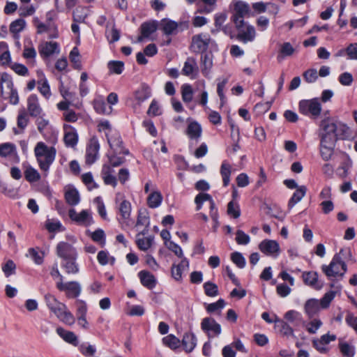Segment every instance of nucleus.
<instances>
[{
    "mask_svg": "<svg viewBox=\"0 0 357 357\" xmlns=\"http://www.w3.org/2000/svg\"><path fill=\"white\" fill-rule=\"evenodd\" d=\"M319 136L321 141L336 143L339 139H349L351 130L347 124L333 118H326L320 122Z\"/></svg>",
    "mask_w": 357,
    "mask_h": 357,
    "instance_id": "1",
    "label": "nucleus"
},
{
    "mask_svg": "<svg viewBox=\"0 0 357 357\" xmlns=\"http://www.w3.org/2000/svg\"><path fill=\"white\" fill-rule=\"evenodd\" d=\"M34 155L40 169L47 173L55 160L56 149L54 146H48L44 142H39L34 148Z\"/></svg>",
    "mask_w": 357,
    "mask_h": 357,
    "instance_id": "2",
    "label": "nucleus"
},
{
    "mask_svg": "<svg viewBox=\"0 0 357 357\" xmlns=\"http://www.w3.org/2000/svg\"><path fill=\"white\" fill-rule=\"evenodd\" d=\"M336 291H330L324 294L320 299H308L304 305V311L309 318H312L317 315L321 309H327L332 301L334 299Z\"/></svg>",
    "mask_w": 357,
    "mask_h": 357,
    "instance_id": "3",
    "label": "nucleus"
},
{
    "mask_svg": "<svg viewBox=\"0 0 357 357\" xmlns=\"http://www.w3.org/2000/svg\"><path fill=\"white\" fill-rule=\"evenodd\" d=\"M234 23L238 31L237 40L243 43L252 42L255 40L256 32L254 26L248 24L244 21H238V19Z\"/></svg>",
    "mask_w": 357,
    "mask_h": 357,
    "instance_id": "4",
    "label": "nucleus"
},
{
    "mask_svg": "<svg viewBox=\"0 0 357 357\" xmlns=\"http://www.w3.org/2000/svg\"><path fill=\"white\" fill-rule=\"evenodd\" d=\"M321 270L328 278L338 275L342 277L347 272V265L339 261L337 256H334L330 264L323 265Z\"/></svg>",
    "mask_w": 357,
    "mask_h": 357,
    "instance_id": "5",
    "label": "nucleus"
},
{
    "mask_svg": "<svg viewBox=\"0 0 357 357\" xmlns=\"http://www.w3.org/2000/svg\"><path fill=\"white\" fill-rule=\"evenodd\" d=\"M68 215L72 221L79 226L89 227L94 222L92 212L89 209L82 210L77 213L75 209L70 208L68 211Z\"/></svg>",
    "mask_w": 357,
    "mask_h": 357,
    "instance_id": "6",
    "label": "nucleus"
},
{
    "mask_svg": "<svg viewBox=\"0 0 357 357\" xmlns=\"http://www.w3.org/2000/svg\"><path fill=\"white\" fill-rule=\"evenodd\" d=\"M299 112L317 117L321 112V105L317 99L303 100L299 102Z\"/></svg>",
    "mask_w": 357,
    "mask_h": 357,
    "instance_id": "7",
    "label": "nucleus"
},
{
    "mask_svg": "<svg viewBox=\"0 0 357 357\" xmlns=\"http://www.w3.org/2000/svg\"><path fill=\"white\" fill-rule=\"evenodd\" d=\"M201 328L207 333L208 338L218 336L222 331L220 325L212 317L204 318L201 323Z\"/></svg>",
    "mask_w": 357,
    "mask_h": 357,
    "instance_id": "8",
    "label": "nucleus"
},
{
    "mask_svg": "<svg viewBox=\"0 0 357 357\" xmlns=\"http://www.w3.org/2000/svg\"><path fill=\"white\" fill-rule=\"evenodd\" d=\"M56 250L58 257L63 260L68 259H77V258L76 249L67 242H59L56 245Z\"/></svg>",
    "mask_w": 357,
    "mask_h": 357,
    "instance_id": "9",
    "label": "nucleus"
},
{
    "mask_svg": "<svg viewBox=\"0 0 357 357\" xmlns=\"http://www.w3.org/2000/svg\"><path fill=\"white\" fill-rule=\"evenodd\" d=\"M211 37L207 33L195 35L192 38L191 47L195 52H204L208 49Z\"/></svg>",
    "mask_w": 357,
    "mask_h": 357,
    "instance_id": "10",
    "label": "nucleus"
},
{
    "mask_svg": "<svg viewBox=\"0 0 357 357\" xmlns=\"http://www.w3.org/2000/svg\"><path fill=\"white\" fill-rule=\"evenodd\" d=\"M56 287L59 291H66L68 297L76 298L81 293V286L76 281L63 282L59 281L56 282Z\"/></svg>",
    "mask_w": 357,
    "mask_h": 357,
    "instance_id": "11",
    "label": "nucleus"
},
{
    "mask_svg": "<svg viewBox=\"0 0 357 357\" xmlns=\"http://www.w3.org/2000/svg\"><path fill=\"white\" fill-rule=\"evenodd\" d=\"M106 137L110 147L118 153L128 154V151L123 148V142L119 133L113 131L111 133L106 132Z\"/></svg>",
    "mask_w": 357,
    "mask_h": 357,
    "instance_id": "12",
    "label": "nucleus"
},
{
    "mask_svg": "<svg viewBox=\"0 0 357 357\" xmlns=\"http://www.w3.org/2000/svg\"><path fill=\"white\" fill-rule=\"evenodd\" d=\"M259 250L266 255L278 257L280 253V245L274 240L266 239L262 241L259 245Z\"/></svg>",
    "mask_w": 357,
    "mask_h": 357,
    "instance_id": "13",
    "label": "nucleus"
},
{
    "mask_svg": "<svg viewBox=\"0 0 357 357\" xmlns=\"http://www.w3.org/2000/svg\"><path fill=\"white\" fill-rule=\"evenodd\" d=\"M27 110L29 114L32 117L45 115L36 94H31L27 98Z\"/></svg>",
    "mask_w": 357,
    "mask_h": 357,
    "instance_id": "14",
    "label": "nucleus"
},
{
    "mask_svg": "<svg viewBox=\"0 0 357 357\" xmlns=\"http://www.w3.org/2000/svg\"><path fill=\"white\" fill-rule=\"evenodd\" d=\"M0 156L1 158H10L15 162L20 161L16 146L10 142L0 144Z\"/></svg>",
    "mask_w": 357,
    "mask_h": 357,
    "instance_id": "15",
    "label": "nucleus"
},
{
    "mask_svg": "<svg viewBox=\"0 0 357 357\" xmlns=\"http://www.w3.org/2000/svg\"><path fill=\"white\" fill-rule=\"evenodd\" d=\"M38 51L43 58H47L54 54H59V46L56 42H44L38 46Z\"/></svg>",
    "mask_w": 357,
    "mask_h": 357,
    "instance_id": "16",
    "label": "nucleus"
},
{
    "mask_svg": "<svg viewBox=\"0 0 357 357\" xmlns=\"http://www.w3.org/2000/svg\"><path fill=\"white\" fill-rule=\"evenodd\" d=\"M65 134L63 141L67 147H74L78 142V135L76 130L70 125H64Z\"/></svg>",
    "mask_w": 357,
    "mask_h": 357,
    "instance_id": "17",
    "label": "nucleus"
},
{
    "mask_svg": "<svg viewBox=\"0 0 357 357\" xmlns=\"http://www.w3.org/2000/svg\"><path fill=\"white\" fill-rule=\"evenodd\" d=\"M158 26L165 35L169 36L177 33L179 24L172 20L164 18L160 22Z\"/></svg>",
    "mask_w": 357,
    "mask_h": 357,
    "instance_id": "18",
    "label": "nucleus"
},
{
    "mask_svg": "<svg viewBox=\"0 0 357 357\" xmlns=\"http://www.w3.org/2000/svg\"><path fill=\"white\" fill-rule=\"evenodd\" d=\"M158 23L155 21L144 22L140 26L141 36L137 38V42L141 43L144 38H149L158 28Z\"/></svg>",
    "mask_w": 357,
    "mask_h": 357,
    "instance_id": "19",
    "label": "nucleus"
},
{
    "mask_svg": "<svg viewBox=\"0 0 357 357\" xmlns=\"http://www.w3.org/2000/svg\"><path fill=\"white\" fill-rule=\"evenodd\" d=\"M114 171L112 167L107 164L102 166L101 170V176L106 185H110L116 187L117 185V179L114 176Z\"/></svg>",
    "mask_w": 357,
    "mask_h": 357,
    "instance_id": "20",
    "label": "nucleus"
},
{
    "mask_svg": "<svg viewBox=\"0 0 357 357\" xmlns=\"http://www.w3.org/2000/svg\"><path fill=\"white\" fill-rule=\"evenodd\" d=\"M142 284L149 289H153L157 283L155 276L150 272L143 270L138 273Z\"/></svg>",
    "mask_w": 357,
    "mask_h": 357,
    "instance_id": "21",
    "label": "nucleus"
},
{
    "mask_svg": "<svg viewBox=\"0 0 357 357\" xmlns=\"http://www.w3.org/2000/svg\"><path fill=\"white\" fill-rule=\"evenodd\" d=\"M189 267V261L186 258H183L181 263L176 265L173 264L171 269V273L173 278L176 281L182 280L183 271H187Z\"/></svg>",
    "mask_w": 357,
    "mask_h": 357,
    "instance_id": "22",
    "label": "nucleus"
},
{
    "mask_svg": "<svg viewBox=\"0 0 357 357\" xmlns=\"http://www.w3.org/2000/svg\"><path fill=\"white\" fill-rule=\"evenodd\" d=\"M198 73V66L195 59L188 57L184 63L182 73L186 76L195 78Z\"/></svg>",
    "mask_w": 357,
    "mask_h": 357,
    "instance_id": "23",
    "label": "nucleus"
},
{
    "mask_svg": "<svg viewBox=\"0 0 357 357\" xmlns=\"http://www.w3.org/2000/svg\"><path fill=\"white\" fill-rule=\"evenodd\" d=\"M249 6L248 4L243 1H237L234 4V13L232 17V20L236 22V20L238 21H244L243 17L248 14Z\"/></svg>",
    "mask_w": 357,
    "mask_h": 357,
    "instance_id": "24",
    "label": "nucleus"
},
{
    "mask_svg": "<svg viewBox=\"0 0 357 357\" xmlns=\"http://www.w3.org/2000/svg\"><path fill=\"white\" fill-rule=\"evenodd\" d=\"M38 89L40 93L46 98H49L51 95L50 85L45 75L41 71H38Z\"/></svg>",
    "mask_w": 357,
    "mask_h": 357,
    "instance_id": "25",
    "label": "nucleus"
},
{
    "mask_svg": "<svg viewBox=\"0 0 357 357\" xmlns=\"http://www.w3.org/2000/svg\"><path fill=\"white\" fill-rule=\"evenodd\" d=\"M56 333L65 342L75 347L78 345V337L73 332L59 327L56 328Z\"/></svg>",
    "mask_w": 357,
    "mask_h": 357,
    "instance_id": "26",
    "label": "nucleus"
},
{
    "mask_svg": "<svg viewBox=\"0 0 357 357\" xmlns=\"http://www.w3.org/2000/svg\"><path fill=\"white\" fill-rule=\"evenodd\" d=\"M335 144L332 142H325V141L320 140V154L322 159L328 161L331 158L333 154Z\"/></svg>",
    "mask_w": 357,
    "mask_h": 357,
    "instance_id": "27",
    "label": "nucleus"
},
{
    "mask_svg": "<svg viewBox=\"0 0 357 357\" xmlns=\"http://www.w3.org/2000/svg\"><path fill=\"white\" fill-rule=\"evenodd\" d=\"M151 96V89L146 84H142L135 92V99L139 105H140L143 102L149 98Z\"/></svg>",
    "mask_w": 357,
    "mask_h": 357,
    "instance_id": "28",
    "label": "nucleus"
},
{
    "mask_svg": "<svg viewBox=\"0 0 357 357\" xmlns=\"http://www.w3.org/2000/svg\"><path fill=\"white\" fill-rule=\"evenodd\" d=\"M206 202H208L209 203L210 211L215 208V202L209 194L199 193L195 199V202L197 206L196 210L199 211L202 208L203 204Z\"/></svg>",
    "mask_w": 357,
    "mask_h": 357,
    "instance_id": "29",
    "label": "nucleus"
},
{
    "mask_svg": "<svg viewBox=\"0 0 357 357\" xmlns=\"http://www.w3.org/2000/svg\"><path fill=\"white\" fill-rule=\"evenodd\" d=\"M303 282L305 284L319 289L321 285L318 284V274L314 271L303 272L302 275Z\"/></svg>",
    "mask_w": 357,
    "mask_h": 357,
    "instance_id": "30",
    "label": "nucleus"
},
{
    "mask_svg": "<svg viewBox=\"0 0 357 357\" xmlns=\"http://www.w3.org/2000/svg\"><path fill=\"white\" fill-rule=\"evenodd\" d=\"M118 212L123 221L129 220L131 213V204L129 201L123 199L116 206Z\"/></svg>",
    "mask_w": 357,
    "mask_h": 357,
    "instance_id": "31",
    "label": "nucleus"
},
{
    "mask_svg": "<svg viewBox=\"0 0 357 357\" xmlns=\"http://www.w3.org/2000/svg\"><path fill=\"white\" fill-rule=\"evenodd\" d=\"M202 129L200 124L196 121H192L188 126L186 135L190 139L197 141L202 135Z\"/></svg>",
    "mask_w": 357,
    "mask_h": 357,
    "instance_id": "32",
    "label": "nucleus"
},
{
    "mask_svg": "<svg viewBox=\"0 0 357 357\" xmlns=\"http://www.w3.org/2000/svg\"><path fill=\"white\" fill-rule=\"evenodd\" d=\"M182 344L186 352H191L197 344L195 335L193 333H185L182 339Z\"/></svg>",
    "mask_w": 357,
    "mask_h": 357,
    "instance_id": "33",
    "label": "nucleus"
},
{
    "mask_svg": "<svg viewBox=\"0 0 357 357\" xmlns=\"http://www.w3.org/2000/svg\"><path fill=\"white\" fill-rule=\"evenodd\" d=\"M11 61L10 54L6 43L0 42V65L8 66Z\"/></svg>",
    "mask_w": 357,
    "mask_h": 357,
    "instance_id": "34",
    "label": "nucleus"
},
{
    "mask_svg": "<svg viewBox=\"0 0 357 357\" xmlns=\"http://www.w3.org/2000/svg\"><path fill=\"white\" fill-rule=\"evenodd\" d=\"M65 199L68 204L76 206L80 201L79 192L74 188H70L65 192Z\"/></svg>",
    "mask_w": 357,
    "mask_h": 357,
    "instance_id": "35",
    "label": "nucleus"
},
{
    "mask_svg": "<svg viewBox=\"0 0 357 357\" xmlns=\"http://www.w3.org/2000/svg\"><path fill=\"white\" fill-rule=\"evenodd\" d=\"M99 149V145L97 142L91 143V144L86 149V162L87 164L93 163L98 155Z\"/></svg>",
    "mask_w": 357,
    "mask_h": 357,
    "instance_id": "36",
    "label": "nucleus"
},
{
    "mask_svg": "<svg viewBox=\"0 0 357 357\" xmlns=\"http://www.w3.org/2000/svg\"><path fill=\"white\" fill-rule=\"evenodd\" d=\"M306 192L307 188L305 185L299 186L289 199L288 207L289 208H293L296 204L299 202L303 199V197L305 195Z\"/></svg>",
    "mask_w": 357,
    "mask_h": 357,
    "instance_id": "37",
    "label": "nucleus"
},
{
    "mask_svg": "<svg viewBox=\"0 0 357 357\" xmlns=\"http://www.w3.org/2000/svg\"><path fill=\"white\" fill-rule=\"evenodd\" d=\"M150 225L149 216L146 211H139L136 226H144L145 228L140 232V234L144 236L149 231Z\"/></svg>",
    "mask_w": 357,
    "mask_h": 357,
    "instance_id": "38",
    "label": "nucleus"
},
{
    "mask_svg": "<svg viewBox=\"0 0 357 357\" xmlns=\"http://www.w3.org/2000/svg\"><path fill=\"white\" fill-rule=\"evenodd\" d=\"M46 303L48 307L55 314L61 309L65 307V305L59 302L56 298L51 295L47 294L45 296Z\"/></svg>",
    "mask_w": 357,
    "mask_h": 357,
    "instance_id": "39",
    "label": "nucleus"
},
{
    "mask_svg": "<svg viewBox=\"0 0 357 357\" xmlns=\"http://www.w3.org/2000/svg\"><path fill=\"white\" fill-rule=\"evenodd\" d=\"M29 123V117L27 113L24 110L21 109L19 111L17 116V126L21 130V131L17 130V129L14 128L15 134L17 135L21 133L24 129L27 126Z\"/></svg>",
    "mask_w": 357,
    "mask_h": 357,
    "instance_id": "40",
    "label": "nucleus"
},
{
    "mask_svg": "<svg viewBox=\"0 0 357 357\" xmlns=\"http://www.w3.org/2000/svg\"><path fill=\"white\" fill-rule=\"evenodd\" d=\"M213 66V61L211 55L205 54L201 57L202 73L205 77H208Z\"/></svg>",
    "mask_w": 357,
    "mask_h": 357,
    "instance_id": "41",
    "label": "nucleus"
},
{
    "mask_svg": "<svg viewBox=\"0 0 357 357\" xmlns=\"http://www.w3.org/2000/svg\"><path fill=\"white\" fill-rule=\"evenodd\" d=\"M162 201V194L159 191L152 192L147 198L148 206L151 208L158 207Z\"/></svg>",
    "mask_w": 357,
    "mask_h": 357,
    "instance_id": "42",
    "label": "nucleus"
},
{
    "mask_svg": "<svg viewBox=\"0 0 357 357\" xmlns=\"http://www.w3.org/2000/svg\"><path fill=\"white\" fill-rule=\"evenodd\" d=\"M231 173V165L227 161H223L220 167V174L222 177L224 186H227L229 184Z\"/></svg>",
    "mask_w": 357,
    "mask_h": 357,
    "instance_id": "43",
    "label": "nucleus"
},
{
    "mask_svg": "<svg viewBox=\"0 0 357 357\" xmlns=\"http://www.w3.org/2000/svg\"><path fill=\"white\" fill-rule=\"evenodd\" d=\"M7 87L10 89L8 96L6 98L8 99L9 103L13 105H16L20 102V98L17 90L14 88L13 82L10 79L7 82Z\"/></svg>",
    "mask_w": 357,
    "mask_h": 357,
    "instance_id": "44",
    "label": "nucleus"
},
{
    "mask_svg": "<svg viewBox=\"0 0 357 357\" xmlns=\"http://www.w3.org/2000/svg\"><path fill=\"white\" fill-rule=\"evenodd\" d=\"M24 177L29 183L38 181L40 179V174L33 167L28 165L24 170Z\"/></svg>",
    "mask_w": 357,
    "mask_h": 357,
    "instance_id": "45",
    "label": "nucleus"
},
{
    "mask_svg": "<svg viewBox=\"0 0 357 357\" xmlns=\"http://www.w3.org/2000/svg\"><path fill=\"white\" fill-rule=\"evenodd\" d=\"M56 315L65 324L68 325H73L75 323V318L73 315L66 310V307L61 308Z\"/></svg>",
    "mask_w": 357,
    "mask_h": 357,
    "instance_id": "46",
    "label": "nucleus"
},
{
    "mask_svg": "<svg viewBox=\"0 0 357 357\" xmlns=\"http://www.w3.org/2000/svg\"><path fill=\"white\" fill-rule=\"evenodd\" d=\"M77 259H68L63 260V268L68 274H76L79 272V266L76 262Z\"/></svg>",
    "mask_w": 357,
    "mask_h": 357,
    "instance_id": "47",
    "label": "nucleus"
},
{
    "mask_svg": "<svg viewBox=\"0 0 357 357\" xmlns=\"http://www.w3.org/2000/svg\"><path fill=\"white\" fill-rule=\"evenodd\" d=\"M141 235L142 234L139 233L137 236V245L140 250L146 251L151 247L153 241V237L150 236L148 237L140 238L139 236Z\"/></svg>",
    "mask_w": 357,
    "mask_h": 357,
    "instance_id": "48",
    "label": "nucleus"
},
{
    "mask_svg": "<svg viewBox=\"0 0 357 357\" xmlns=\"http://www.w3.org/2000/svg\"><path fill=\"white\" fill-rule=\"evenodd\" d=\"M26 26V22L23 19H17L11 22L10 31L15 34V38L19 37V33L24 30Z\"/></svg>",
    "mask_w": 357,
    "mask_h": 357,
    "instance_id": "49",
    "label": "nucleus"
},
{
    "mask_svg": "<svg viewBox=\"0 0 357 357\" xmlns=\"http://www.w3.org/2000/svg\"><path fill=\"white\" fill-rule=\"evenodd\" d=\"M93 107L98 113L102 114H110L112 109L111 107L108 106L107 104L102 100H96Z\"/></svg>",
    "mask_w": 357,
    "mask_h": 357,
    "instance_id": "50",
    "label": "nucleus"
},
{
    "mask_svg": "<svg viewBox=\"0 0 357 357\" xmlns=\"http://www.w3.org/2000/svg\"><path fill=\"white\" fill-rule=\"evenodd\" d=\"M181 96L183 102L188 103L192 100L193 90L189 84H184L181 86Z\"/></svg>",
    "mask_w": 357,
    "mask_h": 357,
    "instance_id": "51",
    "label": "nucleus"
},
{
    "mask_svg": "<svg viewBox=\"0 0 357 357\" xmlns=\"http://www.w3.org/2000/svg\"><path fill=\"white\" fill-rule=\"evenodd\" d=\"M339 349L344 356L353 357L355 354L354 347L347 342L340 341Z\"/></svg>",
    "mask_w": 357,
    "mask_h": 357,
    "instance_id": "52",
    "label": "nucleus"
},
{
    "mask_svg": "<svg viewBox=\"0 0 357 357\" xmlns=\"http://www.w3.org/2000/svg\"><path fill=\"white\" fill-rule=\"evenodd\" d=\"M276 328H278L279 332L285 336H294L293 328L283 321H278L275 325Z\"/></svg>",
    "mask_w": 357,
    "mask_h": 357,
    "instance_id": "53",
    "label": "nucleus"
},
{
    "mask_svg": "<svg viewBox=\"0 0 357 357\" xmlns=\"http://www.w3.org/2000/svg\"><path fill=\"white\" fill-rule=\"evenodd\" d=\"M79 351L85 357H94L96 352V348L93 345L83 343L79 345Z\"/></svg>",
    "mask_w": 357,
    "mask_h": 357,
    "instance_id": "54",
    "label": "nucleus"
},
{
    "mask_svg": "<svg viewBox=\"0 0 357 357\" xmlns=\"http://www.w3.org/2000/svg\"><path fill=\"white\" fill-rule=\"evenodd\" d=\"M162 342L165 345L172 349H176L180 346V340L174 335H169L162 338Z\"/></svg>",
    "mask_w": 357,
    "mask_h": 357,
    "instance_id": "55",
    "label": "nucleus"
},
{
    "mask_svg": "<svg viewBox=\"0 0 357 357\" xmlns=\"http://www.w3.org/2000/svg\"><path fill=\"white\" fill-rule=\"evenodd\" d=\"M204 293L209 297H215L218 295V286L211 282H206L204 284Z\"/></svg>",
    "mask_w": 357,
    "mask_h": 357,
    "instance_id": "56",
    "label": "nucleus"
},
{
    "mask_svg": "<svg viewBox=\"0 0 357 357\" xmlns=\"http://www.w3.org/2000/svg\"><path fill=\"white\" fill-rule=\"evenodd\" d=\"M82 181L87 187L89 190L97 188L98 185L93 180V175L91 172H87L82 176Z\"/></svg>",
    "mask_w": 357,
    "mask_h": 357,
    "instance_id": "57",
    "label": "nucleus"
},
{
    "mask_svg": "<svg viewBox=\"0 0 357 357\" xmlns=\"http://www.w3.org/2000/svg\"><path fill=\"white\" fill-rule=\"evenodd\" d=\"M6 277H9L15 273L16 265L11 259L7 260L1 266Z\"/></svg>",
    "mask_w": 357,
    "mask_h": 357,
    "instance_id": "58",
    "label": "nucleus"
},
{
    "mask_svg": "<svg viewBox=\"0 0 357 357\" xmlns=\"http://www.w3.org/2000/svg\"><path fill=\"white\" fill-rule=\"evenodd\" d=\"M69 59L73 64L75 68H81L82 65L79 59V52L77 47H73V49L70 52Z\"/></svg>",
    "mask_w": 357,
    "mask_h": 357,
    "instance_id": "59",
    "label": "nucleus"
},
{
    "mask_svg": "<svg viewBox=\"0 0 357 357\" xmlns=\"http://www.w3.org/2000/svg\"><path fill=\"white\" fill-rule=\"evenodd\" d=\"M322 325V321L315 318L307 323L306 330L310 334H315Z\"/></svg>",
    "mask_w": 357,
    "mask_h": 357,
    "instance_id": "60",
    "label": "nucleus"
},
{
    "mask_svg": "<svg viewBox=\"0 0 357 357\" xmlns=\"http://www.w3.org/2000/svg\"><path fill=\"white\" fill-rule=\"evenodd\" d=\"M45 227L50 232L63 230V226L60 221L56 220L48 219L45 222Z\"/></svg>",
    "mask_w": 357,
    "mask_h": 357,
    "instance_id": "61",
    "label": "nucleus"
},
{
    "mask_svg": "<svg viewBox=\"0 0 357 357\" xmlns=\"http://www.w3.org/2000/svg\"><path fill=\"white\" fill-rule=\"evenodd\" d=\"M294 51L295 50L290 43H284L283 44L281 45L280 50V54L281 55H278V58H280V56L283 58L284 56H291L294 54Z\"/></svg>",
    "mask_w": 357,
    "mask_h": 357,
    "instance_id": "62",
    "label": "nucleus"
},
{
    "mask_svg": "<svg viewBox=\"0 0 357 357\" xmlns=\"http://www.w3.org/2000/svg\"><path fill=\"white\" fill-rule=\"evenodd\" d=\"M92 240L96 243H100L102 246L105 244V234L102 229H98L94 231L91 236Z\"/></svg>",
    "mask_w": 357,
    "mask_h": 357,
    "instance_id": "63",
    "label": "nucleus"
},
{
    "mask_svg": "<svg viewBox=\"0 0 357 357\" xmlns=\"http://www.w3.org/2000/svg\"><path fill=\"white\" fill-rule=\"evenodd\" d=\"M231 259L240 268H243L245 266V259L241 252H233L231 255Z\"/></svg>",
    "mask_w": 357,
    "mask_h": 357,
    "instance_id": "64",
    "label": "nucleus"
}]
</instances>
